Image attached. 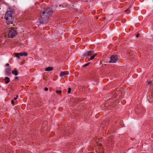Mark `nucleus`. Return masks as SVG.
<instances>
[{"mask_svg": "<svg viewBox=\"0 0 153 153\" xmlns=\"http://www.w3.org/2000/svg\"><path fill=\"white\" fill-rule=\"evenodd\" d=\"M53 12L51 8H48L43 11L41 13L39 18L40 22L42 24H45L47 22L49 16Z\"/></svg>", "mask_w": 153, "mask_h": 153, "instance_id": "obj_1", "label": "nucleus"}, {"mask_svg": "<svg viewBox=\"0 0 153 153\" xmlns=\"http://www.w3.org/2000/svg\"><path fill=\"white\" fill-rule=\"evenodd\" d=\"M13 12L12 10H8L5 13V19L7 24L12 23V20L14 18Z\"/></svg>", "mask_w": 153, "mask_h": 153, "instance_id": "obj_2", "label": "nucleus"}, {"mask_svg": "<svg viewBox=\"0 0 153 153\" xmlns=\"http://www.w3.org/2000/svg\"><path fill=\"white\" fill-rule=\"evenodd\" d=\"M17 34V33L16 30L12 29L10 30L8 34V37L10 38H13L15 37Z\"/></svg>", "mask_w": 153, "mask_h": 153, "instance_id": "obj_3", "label": "nucleus"}, {"mask_svg": "<svg viewBox=\"0 0 153 153\" xmlns=\"http://www.w3.org/2000/svg\"><path fill=\"white\" fill-rule=\"evenodd\" d=\"M118 60V58L117 56L115 55H112L111 57L110 60L109 62V63H116Z\"/></svg>", "mask_w": 153, "mask_h": 153, "instance_id": "obj_4", "label": "nucleus"}, {"mask_svg": "<svg viewBox=\"0 0 153 153\" xmlns=\"http://www.w3.org/2000/svg\"><path fill=\"white\" fill-rule=\"evenodd\" d=\"M68 74V72L67 71H62L61 72L60 76V77H65Z\"/></svg>", "mask_w": 153, "mask_h": 153, "instance_id": "obj_5", "label": "nucleus"}, {"mask_svg": "<svg viewBox=\"0 0 153 153\" xmlns=\"http://www.w3.org/2000/svg\"><path fill=\"white\" fill-rule=\"evenodd\" d=\"M92 51H89L88 52H87L84 54V56H90L91 55V52Z\"/></svg>", "mask_w": 153, "mask_h": 153, "instance_id": "obj_6", "label": "nucleus"}, {"mask_svg": "<svg viewBox=\"0 0 153 153\" xmlns=\"http://www.w3.org/2000/svg\"><path fill=\"white\" fill-rule=\"evenodd\" d=\"M10 74V69L9 68H7L6 70V74L7 75H9Z\"/></svg>", "mask_w": 153, "mask_h": 153, "instance_id": "obj_7", "label": "nucleus"}, {"mask_svg": "<svg viewBox=\"0 0 153 153\" xmlns=\"http://www.w3.org/2000/svg\"><path fill=\"white\" fill-rule=\"evenodd\" d=\"M4 79L6 81L5 83L6 84L10 82V79L8 77H5V78H4Z\"/></svg>", "mask_w": 153, "mask_h": 153, "instance_id": "obj_8", "label": "nucleus"}, {"mask_svg": "<svg viewBox=\"0 0 153 153\" xmlns=\"http://www.w3.org/2000/svg\"><path fill=\"white\" fill-rule=\"evenodd\" d=\"M19 55L20 56H26L27 55V54L26 52H24V53L21 52V53H19Z\"/></svg>", "mask_w": 153, "mask_h": 153, "instance_id": "obj_9", "label": "nucleus"}, {"mask_svg": "<svg viewBox=\"0 0 153 153\" xmlns=\"http://www.w3.org/2000/svg\"><path fill=\"white\" fill-rule=\"evenodd\" d=\"M12 73L15 76H17L18 75L17 71V70H15L14 71H12Z\"/></svg>", "mask_w": 153, "mask_h": 153, "instance_id": "obj_10", "label": "nucleus"}, {"mask_svg": "<svg viewBox=\"0 0 153 153\" xmlns=\"http://www.w3.org/2000/svg\"><path fill=\"white\" fill-rule=\"evenodd\" d=\"M97 55V54L96 53H95L94 54L93 56H91L89 59V60H91L93 59Z\"/></svg>", "mask_w": 153, "mask_h": 153, "instance_id": "obj_11", "label": "nucleus"}, {"mask_svg": "<svg viewBox=\"0 0 153 153\" xmlns=\"http://www.w3.org/2000/svg\"><path fill=\"white\" fill-rule=\"evenodd\" d=\"M53 70L52 68L51 67H48L45 69V71H50Z\"/></svg>", "mask_w": 153, "mask_h": 153, "instance_id": "obj_12", "label": "nucleus"}, {"mask_svg": "<svg viewBox=\"0 0 153 153\" xmlns=\"http://www.w3.org/2000/svg\"><path fill=\"white\" fill-rule=\"evenodd\" d=\"M152 84V82L150 81L148 82L147 85H149V86H151Z\"/></svg>", "mask_w": 153, "mask_h": 153, "instance_id": "obj_13", "label": "nucleus"}, {"mask_svg": "<svg viewBox=\"0 0 153 153\" xmlns=\"http://www.w3.org/2000/svg\"><path fill=\"white\" fill-rule=\"evenodd\" d=\"M19 55V53H16V57H17L18 59H19L20 58Z\"/></svg>", "mask_w": 153, "mask_h": 153, "instance_id": "obj_14", "label": "nucleus"}, {"mask_svg": "<svg viewBox=\"0 0 153 153\" xmlns=\"http://www.w3.org/2000/svg\"><path fill=\"white\" fill-rule=\"evenodd\" d=\"M56 92L58 94H60L61 93V91L60 90L57 91H56Z\"/></svg>", "mask_w": 153, "mask_h": 153, "instance_id": "obj_15", "label": "nucleus"}, {"mask_svg": "<svg viewBox=\"0 0 153 153\" xmlns=\"http://www.w3.org/2000/svg\"><path fill=\"white\" fill-rule=\"evenodd\" d=\"M90 63H87L83 65V67H85L88 66L90 64Z\"/></svg>", "mask_w": 153, "mask_h": 153, "instance_id": "obj_16", "label": "nucleus"}, {"mask_svg": "<svg viewBox=\"0 0 153 153\" xmlns=\"http://www.w3.org/2000/svg\"><path fill=\"white\" fill-rule=\"evenodd\" d=\"M125 12H126L127 13H129V9L128 8L125 11Z\"/></svg>", "mask_w": 153, "mask_h": 153, "instance_id": "obj_17", "label": "nucleus"}, {"mask_svg": "<svg viewBox=\"0 0 153 153\" xmlns=\"http://www.w3.org/2000/svg\"><path fill=\"white\" fill-rule=\"evenodd\" d=\"M71 88H68V93H70L71 91Z\"/></svg>", "mask_w": 153, "mask_h": 153, "instance_id": "obj_18", "label": "nucleus"}, {"mask_svg": "<svg viewBox=\"0 0 153 153\" xmlns=\"http://www.w3.org/2000/svg\"><path fill=\"white\" fill-rule=\"evenodd\" d=\"M14 101L13 100H12L11 101V104L13 105H14V104L13 103Z\"/></svg>", "mask_w": 153, "mask_h": 153, "instance_id": "obj_19", "label": "nucleus"}, {"mask_svg": "<svg viewBox=\"0 0 153 153\" xmlns=\"http://www.w3.org/2000/svg\"><path fill=\"white\" fill-rule=\"evenodd\" d=\"M18 95H17L16 96V97H15L14 98V100H17V98H18Z\"/></svg>", "mask_w": 153, "mask_h": 153, "instance_id": "obj_20", "label": "nucleus"}, {"mask_svg": "<svg viewBox=\"0 0 153 153\" xmlns=\"http://www.w3.org/2000/svg\"><path fill=\"white\" fill-rule=\"evenodd\" d=\"M44 90L45 91H47L48 90V88H45Z\"/></svg>", "mask_w": 153, "mask_h": 153, "instance_id": "obj_21", "label": "nucleus"}, {"mask_svg": "<svg viewBox=\"0 0 153 153\" xmlns=\"http://www.w3.org/2000/svg\"><path fill=\"white\" fill-rule=\"evenodd\" d=\"M6 65L7 66H9V64L7 63L6 64Z\"/></svg>", "mask_w": 153, "mask_h": 153, "instance_id": "obj_22", "label": "nucleus"}, {"mask_svg": "<svg viewBox=\"0 0 153 153\" xmlns=\"http://www.w3.org/2000/svg\"><path fill=\"white\" fill-rule=\"evenodd\" d=\"M139 36V34H137L136 35V36L137 37H138Z\"/></svg>", "mask_w": 153, "mask_h": 153, "instance_id": "obj_23", "label": "nucleus"}, {"mask_svg": "<svg viewBox=\"0 0 153 153\" xmlns=\"http://www.w3.org/2000/svg\"><path fill=\"white\" fill-rule=\"evenodd\" d=\"M18 78V77H15V79H17Z\"/></svg>", "mask_w": 153, "mask_h": 153, "instance_id": "obj_24", "label": "nucleus"}]
</instances>
